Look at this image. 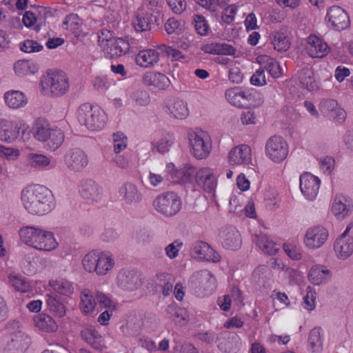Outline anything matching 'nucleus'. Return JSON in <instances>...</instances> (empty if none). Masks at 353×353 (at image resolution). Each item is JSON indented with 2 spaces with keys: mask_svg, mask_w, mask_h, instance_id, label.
I'll return each mask as SVG.
<instances>
[{
  "mask_svg": "<svg viewBox=\"0 0 353 353\" xmlns=\"http://www.w3.org/2000/svg\"><path fill=\"white\" fill-rule=\"evenodd\" d=\"M21 201L26 210L33 215L46 214L54 207L51 191L40 185H30L24 188L21 194Z\"/></svg>",
  "mask_w": 353,
  "mask_h": 353,
  "instance_id": "f257e3e1",
  "label": "nucleus"
},
{
  "mask_svg": "<svg viewBox=\"0 0 353 353\" xmlns=\"http://www.w3.org/2000/svg\"><path fill=\"white\" fill-rule=\"evenodd\" d=\"M79 122L91 130H99L105 125L107 116L103 110L89 103L81 104L77 110Z\"/></svg>",
  "mask_w": 353,
  "mask_h": 353,
  "instance_id": "f03ea898",
  "label": "nucleus"
},
{
  "mask_svg": "<svg viewBox=\"0 0 353 353\" xmlns=\"http://www.w3.org/2000/svg\"><path fill=\"white\" fill-rule=\"evenodd\" d=\"M227 101L238 108H246L250 105L259 106L263 103L261 95L257 92H251L241 87L228 89L225 92Z\"/></svg>",
  "mask_w": 353,
  "mask_h": 353,
  "instance_id": "7ed1b4c3",
  "label": "nucleus"
},
{
  "mask_svg": "<svg viewBox=\"0 0 353 353\" xmlns=\"http://www.w3.org/2000/svg\"><path fill=\"white\" fill-rule=\"evenodd\" d=\"M116 283L123 292L134 293L142 288L143 279L137 269L123 268L117 273Z\"/></svg>",
  "mask_w": 353,
  "mask_h": 353,
  "instance_id": "20e7f679",
  "label": "nucleus"
},
{
  "mask_svg": "<svg viewBox=\"0 0 353 353\" xmlns=\"http://www.w3.org/2000/svg\"><path fill=\"white\" fill-rule=\"evenodd\" d=\"M153 207L161 214L170 217L176 215L181 210L182 202L176 193L167 192L154 199Z\"/></svg>",
  "mask_w": 353,
  "mask_h": 353,
  "instance_id": "39448f33",
  "label": "nucleus"
},
{
  "mask_svg": "<svg viewBox=\"0 0 353 353\" xmlns=\"http://www.w3.org/2000/svg\"><path fill=\"white\" fill-rule=\"evenodd\" d=\"M189 285L198 296H205L211 294L215 290L216 281L211 272L202 270L190 277Z\"/></svg>",
  "mask_w": 353,
  "mask_h": 353,
  "instance_id": "423d86ee",
  "label": "nucleus"
},
{
  "mask_svg": "<svg viewBox=\"0 0 353 353\" xmlns=\"http://www.w3.org/2000/svg\"><path fill=\"white\" fill-rule=\"evenodd\" d=\"M192 154L199 159L206 158L210 153L212 145L210 137L203 130L192 132L188 134Z\"/></svg>",
  "mask_w": 353,
  "mask_h": 353,
  "instance_id": "0eeeda50",
  "label": "nucleus"
},
{
  "mask_svg": "<svg viewBox=\"0 0 353 353\" xmlns=\"http://www.w3.org/2000/svg\"><path fill=\"white\" fill-rule=\"evenodd\" d=\"M288 145L280 136L271 137L266 142L265 154L275 163L283 161L288 156Z\"/></svg>",
  "mask_w": 353,
  "mask_h": 353,
  "instance_id": "6e6552de",
  "label": "nucleus"
},
{
  "mask_svg": "<svg viewBox=\"0 0 353 353\" xmlns=\"http://www.w3.org/2000/svg\"><path fill=\"white\" fill-rule=\"evenodd\" d=\"M64 163L71 172H79L84 170L89 163V158L85 152L79 148L68 150L64 154Z\"/></svg>",
  "mask_w": 353,
  "mask_h": 353,
  "instance_id": "1a4fd4ad",
  "label": "nucleus"
},
{
  "mask_svg": "<svg viewBox=\"0 0 353 353\" xmlns=\"http://www.w3.org/2000/svg\"><path fill=\"white\" fill-rule=\"evenodd\" d=\"M43 83L50 88L51 93L56 97L64 94L70 86L69 79L63 71L48 74Z\"/></svg>",
  "mask_w": 353,
  "mask_h": 353,
  "instance_id": "9d476101",
  "label": "nucleus"
},
{
  "mask_svg": "<svg viewBox=\"0 0 353 353\" xmlns=\"http://www.w3.org/2000/svg\"><path fill=\"white\" fill-rule=\"evenodd\" d=\"M328 235V231L323 226L310 227L305 234L303 242L309 249H318L326 242Z\"/></svg>",
  "mask_w": 353,
  "mask_h": 353,
  "instance_id": "9b49d317",
  "label": "nucleus"
},
{
  "mask_svg": "<svg viewBox=\"0 0 353 353\" xmlns=\"http://www.w3.org/2000/svg\"><path fill=\"white\" fill-rule=\"evenodd\" d=\"M191 256L200 260H205L213 263L219 262L221 256L213 250L209 244L203 241L194 243L191 248Z\"/></svg>",
  "mask_w": 353,
  "mask_h": 353,
  "instance_id": "f8f14e48",
  "label": "nucleus"
},
{
  "mask_svg": "<svg viewBox=\"0 0 353 353\" xmlns=\"http://www.w3.org/2000/svg\"><path fill=\"white\" fill-rule=\"evenodd\" d=\"M351 226L348 225L334 245L336 254L342 259H347L353 253V237L348 235Z\"/></svg>",
  "mask_w": 353,
  "mask_h": 353,
  "instance_id": "ddd939ff",
  "label": "nucleus"
},
{
  "mask_svg": "<svg viewBox=\"0 0 353 353\" xmlns=\"http://www.w3.org/2000/svg\"><path fill=\"white\" fill-rule=\"evenodd\" d=\"M119 194L121 201L128 205H136L143 199L141 192L137 185L128 181L119 187Z\"/></svg>",
  "mask_w": 353,
  "mask_h": 353,
  "instance_id": "4468645a",
  "label": "nucleus"
},
{
  "mask_svg": "<svg viewBox=\"0 0 353 353\" xmlns=\"http://www.w3.org/2000/svg\"><path fill=\"white\" fill-rule=\"evenodd\" d=\"M79 192L83 199L90 203L98 202L103 196L102 188L92 179L81 181Z\"/></svg>",
  "mask_w": 353,
  "mask_h": 353,
  "instance_id": "2eb2a0df",
  "label": "nucleus"
},
{
  "mask_svg": "<svg viewBox=\"0 0 353 353\" xmlns=\"http://www.w3.org/2000/svg\"><path fill=\"white\" fill-rule=\"evenodd\" d=\"M195 181L199 187L209 193L214 192L217 185L216 178L210 168L199 169L195 174Z\"/></svg>",
  "mask_w": 353,
  "mask_h": 353,
  "instance_id": "dca6fc26",
  "label": "nucleus"
},
{
  "mask_svg": "<svg viewBox=\"0 0 353 353\" xmlns=\"http://www.w3.org/2000/svg\"><path fill=\"white\" fill-rule=\"evenodd\" d=\"M320 186L318 177L305 173L300 176V189L302 194L309 200H313L316 196Z\"/></svg>",
  "mask_w": 353,
  "mask_h": 353,
  "instance_id": "f3484780",
  "label": "nucleus"
},
{
  "mask_svg": "<svg viewBox=\"0 0 353 353\" xmlns=\"http://www.w3.org/2000/svg\"><path fill=\"white\" fill-rule=\"evenodd\" d=\"M328 21L337 30L347 28L350 26V18L347 13L339 6L331 7L327 13Z\"/></svg>",
  "mask_w": 353,
  "mask_h": 353,
  "instance_id": "a211bd4d",
  "label": "nucleus"
},
{
  "mask_svg": "<svg viewBox=\"0 0 353 353\" xmlns=\"http://www.w3.org/2000/svg\"><path fill=\"white\" fill-rule=\"evenodd\" d=\"M30 344V339L24 332L17 331L9 336L6 349L11 353H23Z\"/></svg>",
  "mask_w": 353,
  "mask_h": 353,
  "instance_id": "6ab92c4d",
  "label": "nucleus"
},
{
  "mask_svg": "<svg viewBox=\"0 0 353 353\" xmlns=\"http://www.w3.org/2000/svg\"><path fill=\"white\" fill-rule=\"evenodd\" d=\"M272 35V44L274 50L278 52H285L290 48L291 30L288 27L281 26Z\"/></svg>",
  "mask_w": 353,
  "mask_h": 353,
  "instance_id": "aec40b11",
  "label": "nucleus"
},
{
  "mask_svg": "<svg viewBox=\"0 0 353 353\" xmlns=\"http://www.w3.org/2000/svg\"><path fill=\"white\" fill-rule=\"evenodd\" d=\"M219 236L223 245L228 249H237L241 245L240 233L234 227L230 226L222 229Z\"/></svg>",
  "mask_w": 353,
  "mask_h": 353,
  "instance_id": "412c9836",
  "label": "nucleus"
},
{
  "mask_svg": "<svg viewBox=\"0 0 353 353\" xmlns=\"http://www.w3.org/2000/svg\"><path fill=\"white\" fill-rule=\"evenodd\" d=\"M228 161L231 165L248 164L251 161V150L247 145L234 147L228 154Z\"/></svg>",
  "mask_w": 353,
  "mask_h": 353,
  "instance_id": "4be33fe9",
  "label": "nucleus"
},
{
  "mask_svg": "<svg viewBox=\"0 0 353 353\" xmlns=\"http://www.w3.org/2000/svg\"><path fill=\"white\" fill-rule=\"evenodd\" d=\"M58 247L54 234L50 232L41 229L37 236V241L34 242L33 248L45 252H50Z\"/></svg>",
  "mask_w": 353,
  "mask_h": 353,
  "instance_id": "5701e85b",
  "label": "nucleus"
},
{
  "mask_svg": "<svg viewBox=\"0 0 353 353\" xmlns=\"http://www.w3.org/2000/svg\"><path fill=\"white\" fill-rule=\"evenodd\" d=\"M105 39L107 41L105 50L110 58L121 57L128 52L130 44L125 39L122 38L108 39L107 36H105Z\"/></svg>",
  "mask_w": 353,
  "mask_h": 353,
  "instance_id": "b1692460",
  "label": "nucleus"
},
{
  "mask_svg": "<svg viewBox=\"0 0 353 353\" xmlns=\"http://www.w3.org/2000/svg\"><path fill=\"white\" fill-rule=\"evenodd\" d=\"M81 338L92 348L101 351L104 347V339L92 326H86L81 331Z\"/></svg>",
  "mask_w": 353,
  "mask_h": 353,
  "instance_id": "393cba45",
  "label": "nucleus"
},
{
  "mask_svg": "<svg viewBox=\"0 0 353 353\" xmlns=\"http://www.w3.org/2000/svg\"><path fill=\"white\" fill-rule=\"evenodd\" d=\"M306 50L310 57L322 58L327 54L329 48L327 43L319 38L316 36H310Z\"/></svg>",
  "mask_w": 353,
  "mask_h": 353,
  "instance_id": "a878e982",
  "label": "nucleus"
},
{
  "mask_svg": "<svg viewBox=\"0 0 353 353\" xmlns=\"http://www.w3.org/2000/svg\"><path fill=\"white\" fill-rule=\"evenodd\" d=\"M172 170L170 171L171 178L174 182L179 183H187L192 181V176L195 174V169L190 165H185L179 170H174V165L172 163L168 165V168Z\"/></svg>",
  "mask_w": 353,
  "mask_h": 353,
  "instance_id": "bb28decb",
  "label": "nucleus"
},
{
  "mask_svg": "<svg viewBox=\"0 0 353 353\" xmlns=\"http://www.w3.org/2000/svg\"><path fill=\"white\" fill-rule=\"evenodd\" d=\"M20 128L13 121L0 119V140L12 142L17 139Z\"/></svg>",
  "mask_w": 353,
  "mask_h": 353,
  "instance_id": "cd10ccee",
  "label": "nucleus"
},
{
  "mask_svg": "<svg viewBox=\"0 0 353 353\" xmlns=\"http://www.w3.org/2000/svg\"><path fill=\"white\" fill-rule=\"evenodd\" d=\"M351 200L342 194H337L333 201L332 210L338 219H343L352 211Z\"/></svg>",
  "mask_w": 353,
  "mask_h": 353,
  "instance_id": "c85d7f7f",
  "label": "nucleus"
},
{
  "mask_svg": "<svg viewBox=\"0 0 353 353\" xmlns=\"http://www.w3.org/2000/svg\"><path fill=\"white\" fill-rule=\"evenodd\" d=\"M143 82L145 85L153 86L159 90H165L170 86V79L163 74L158 72H147L143 77Z\"/></svg>",
  "mask_w": 353,
  "mask_h": 353,
  "instance_id": "c756f323",
  "label": "nucleus"
},
{
  "mask_svg": "<svg viewBox=\"0 0 353 353\" xmlns=\"http://www.w3.org/2000/svg\"><path fill=\"white\" fill-rule=\"evenodd\" d=\"M6 104L10 108L19 109L24 107L28 99L23 92L19 90H10L4 94Z\"/></svg>",
  "mask_w": 353,
  "mask_h": 353,
  "instance_id": "7c9ffc66",
  "label": "nucleus"
},
{
  "mask_svg": "<svg viewBox=\"0 0 353 353\" xmlns=\"http://www.w3.org/2000/svg\"><path fill=\"white\" fill-rule=\"evenodd\" d=\"M308 277L314 285H321L327 283L331 278V272L323 266L316 265L311 268Z\"/></svg>",
  "mask_w": 353,
  "mask_h": 353,
  "instance_id": "2f4dec72",
  "label": "nucleus"
},
{
  "mask_svg": "<svg viewBox=\"0 0 353 353\" xmlns=\"http://www.w3.org/2000/svg\"><path fill=\"white\" fill-rule=\"evenodd\" d=\"M257 61L261 68L267 70L273 78H279L281 75V69L279 63L272 57L261 55L257 57Z\"/></svg>",
  "mask_w": 353,
  "mask_h": 353,
  "instance_id": "473e14b6",
  "label": "nucleus"
},
{
  "mask_svg": "<svg viewBox=\"0 0 353 353\" xmlns=\"http://www.w3.org/2000/svg\"><path fill=\"white\" fill-rule=\"evenodd\" d=\"M41 229L34 225L21 227L19 230L20 240L26 245L32 248Z\"/></svg>",
  "mask_w": 353,
  "mask_h": 353,
  "instance_id": "72a5a7b5",
  "label": "nucleus"
},
{
  "mask_svg": "<svg viewBox=\"0 0 353 353\" xmlns=\"http://www.w3.org/2000/svg\"><path fill=\"white\" fill-rule=\"evenodd\" d=\"M95 292L96 289L93 290L84 289L81 292L80 308L85 314L91 313L97 305Z\"/></svg>",
  "mask_w": 353,
  "mask_h": 353,
  "instance_id": "f704fd0d",
  "label": "nucleus"
},
{
  "mask_svg": "<svg viewBox=\"0 0 353 353\" xmlns=\"http://www.w3.org/2000/svg\"><path fill=\"white\" fill-rule=\"evenodd\" d=\"M300 85L308 91L318 90L319 85L314 78L313 71L310 68H303L299 74Z\"/></svg>",
  "mask_w": 353,
  "mask_h": 353,
  "instance_id": "c9c22d12",
  "label": "nucleus"
},
{
  "mask_svg": "<svg viewBox=\"0 0 353 353\" xmlns=\"http://www.w3.org/2000/svg\"><path fill=\"white\" fill-rule=\"evenodd\" d=\"M114 266L112 255L108 252H100L98 266L94 273L98 276L106 275Z\"/></svg>",
  "mask_w": 353,
  "mask_h": 353,
  "instance_id": "e433bc0d",
  "label": "nucleus"
},
{
  "mask_svg": "<svg viewBox=\"0 0 353 353\" xmlns=\"http://www.w3.org/2000/svg\"><path fill=\"white\" fill-rule=\"evenodd\" d=\"M52 128L48 122L44 119H38L33 127L34 137L39 141H46Z\"/></svg>",
  "mask_w": 353,
  "mask_h": 353,
  "instance_id": "4c0bfd02",
  "label": "nucleus"
},
{
  "mask_svg": "<svg viewBox=\"0 0 353 353\" xmlns=\"http://www.w3.org/2000/svg\"><path fill=\"white\" fill-rule=\"evenodd\" d=\"M159 61V53L149 49L140 51L136 57L137 63L143 68L154 65Z\"/></svg>",
  "mask_w": 353,
  "mask_h": 353,
  "instance_id": "58836bf2",
  "label": "nucleus"
},
{
  "mask_svg": "<svg viewBox=\"0 0 353 353\" xmlns=\"http://www.w3.org/2000/svg\"><path fill=\"white\" fill-rule=\"evenodd\" d=\"M241 339L236 334H230L219 343V348L225 353H236L240 348Z\"/></svg>",
  "mask_w": 353,
  "mask_h": 353,
  "instance_id": "ea45409f",
  "label": "nucleus"
},
{
  "mask_svg": "<svg viewBox=\"0 0 353 353\" xmlns=\"http://www.w3.org/2000/svg\"><path fill=\"white\" fill-rule=\"evenodd\" d=\"M308 343L313 352H321L323 349V334L321 327L313 328L309 333Z\"/></svg>",
  "mask_w": 353,
  "mask_h": 353,
  "instance_id": "a19ab883",
  "label": "nucleus"
},
{
  "mask_svg": "<svg viewBox=\"0 0 353 353\" xmlns=\"http://www.w3.org/2000/svg\"><path fill=\"white\" fill-rule=\"evenodd\" d=\"M256 244L265 254L269 255L275 254L279 248L276 243L265 234L256 235L255 238Z\"/></svg>",
  "mask_w": 353,
  "mask_h": 353,
  "instance_id": "79ce46f5",
  "label": "nucleus"
},
{
  "mask_svg": "<svg viewBox=\"0 0 353 353\" xmlns=\"http://www.w3.org/2000/svg\"><path fill=\"white\" fill-rule=\"evenodd\" d=\"M38 69V65L29 60H19L14 65V72L18 76L33 74Z\"/></svg>",
  "mask_w": 353,
  "mask_h": 353,
  "instance_id": "37998d69",
  "label": "nucleus"
},
{
  "mask_svg": "<svg viewBox=\"0 0 353 353\" xmlns=\"http://www.w3.org/2000/svg\"><path fill=\"white\" fill-rule=\"evenodd\" d=\"M34 321L37 327L46 332H54L57 329V325L54 320L46 314L36 316L34 318Z\"/></svg>",
  "mask_w": 353,
  "mask_h": 353,
  "instance_id": "c03bdc74",
  "label": "nucleus"
},
{
  "mask_svg": "<svg viewBox=\"0 0 353 353\" xmlns=\"http://www.w3.org/2000/svg\"><path fill=\"white\" fill-rule=\"evenodd\" d=\"M10 284L17 290L21 292H29L31 285L29 281L22 275L10 274L8 276Z\"/></svg>",
  "mask_w": 353,
  "mask_h": 353,
  "instance_id": "a18cd8bd",
  "label": "nucleus"
},
{
  "mask_svg": "<svg viewBox=\"0 0 353 353\" xmlns=\"http://www.w3.org/2000/svg\"><path fill=\"white\" fill-rule=\"evenodd\" d=\"M50 285L56 292L63 296H70L74 292L72 283L67 280L51 281Z\"/></svg>",
  "mask_w": 353,
  "mask_h": 353,
  "instance_id": "49530a36",
  "label": "nucleus"
},
{
  "mask_svg": "<svg viewBox=\"0 0 353 353\" xmlns=\"http://www.w3.org/2000/svg\"><path fill=\"white\" fill-rule=\"evenodd\" d=\"M100 252L92 250L86 254L82 259L83 269L90 273H94L95 267L98 266Z\"/></svg>",
  "mask_w": 353,
  "mask_h": 353,
  "instance_id": "de8ad7c7",
  "label": "nucleus"
},
{
  "mask_svg": "<svg viewBox=\"0 0 353 353\" xmlns=\"http://www.w3.org/2000/svg\"><path fill=\"white\" fill-rule=\"evenodd\" d=\"M27 159L29 165L34 168H43L51 163L50 158L42 154L30 153Z\"/></svg>",
  "mask_w": 353,
  "mask_h": 353,
  "instance_id": "09e8293b",
  "label": "nucleus"
},
{
  "mask_svg": "<svg viewBox=\"0 0 353 353\" xmlns=\"http://www.w3.org/2000/svg\"><path fill=\"white\" fill-rule=\"evenodd\" d=\"M46 303L49 310L56 316L63 317L65 314V307L52 295L46 296Z\"/></svg>",
  "mask_w": 353,
  "mask_h": 353,
  "instance_id": "8fccbe9b",
  "label": "nucleus"
},
{
  "mask_svg": "<svg viewBox=\"0 0 353 353\" xmlns=\"http://www.w3.org/2000/svg\"><path fill=\"white\" fill-rule=\"evenodd\" d=\"M64 138V134L61 129L52 128L50 132V135L46 141L48 142V147L51 150H56L62 145Z\"/></svg>",
  "mask_w": 353,
  "mask_h": 353,
  "instance_id": "3c124183",
  "label": "nucleus"
},
{
  "mask_svg": "<svg viewBox=\"0 0 353 353\" xmlns=\"http://www.w3.org/2000/svg\"><path fill=\"white\" fill-rule=\"evenodd\" d=\"M170 113L176 119H184L188 115L187 104L182 100L176 99L169 108Z\"/></svg>",
  "mask_w": 353,
  "mask_h": 353,
  "instance_id": "603ef678",
  "label": "nucleus"
},
{
  "mask_svg": "<svg viewBox=\"0 0 353 353\" xmlns=\"http://www.w3.org/2000/svg\"><path fill=\"white\" fill-rule=\"evenodd\" d=\"M133 26L137 31L143 32L151 29V22L148 15L137 14L133 20Z\"/></svg>",
  "mask_w": 353,
  "mask_h": 353,
  "instance_id": "864d4df0",
  "label": "nucleus"
},
{
  "mask_svg": "<svg viewBox=\"0 0 353 353\" xmlns=\"http://www.w3.org/2000/svg\"><path fill=\"white\" fill-rule=\"evenodd\" d=\"M95 298L97 305L98 304L101 308L115 310V303L103 292L96 290Z\"/></svg>",
  "mask_w": 353,
  "mask_h": 353,
  "instance_id": "5fc2aeb1",
  "label": "nucleus"
},
{
  "mask_svg": "<svg viewBox=\"0 0 353 353\" xmlns=\"http://www.w3.org/2000/svg\"><path fill=\"white\" fill-rule=\"evenodd\" d=\"M172 143V137L170 135H167L157 141L152 142V145L153 149L156 148L159 153L164 154L169 150V148Z\"/></svg>",
  "mask_w": 353,
  "mask_h": 353,
  "instance_id": "6e6d98bb",
  "label": "nucleus"
},
{
  "mask_svg": "<svg viewBox=\"0 0 353 353\" xmlns=\"http://www.w3.org/2000/svg\"><path fill=\"white\" fill-rule=\"evenodd\" d=\"M114 152L117 154L120 153L126 148L128 145L127 137L123 133L117 132L113 134Z\"/></svg>",
  "mask_w": 353,
  "mask_h": 353,
  "instance_id": "4d7b16f0",
  "label": "nucleus"
},
{
  "mask_svg": "<svg viewBox=\"0 0 353 353\" xmlns=\"http://www.w3.org/2000/svg\"><path fill=\"white\" fill-rule=\"evenodd\" d=\"M194 28L200 35H206L209 30V26L202 15L196 14L194 17Z\"/></svg>",
  "mask_w": 353,
  "mask_h": 353,
  "instance_id": "13d9d810",
  "label": "nucleus"
},
{
  "mask_svg": "<svg viewBox=\"0 0 353 353\" xmlns=\"http://www.w3.org/2000/svg\"><path fill=\"white\" fill-rule=\"evenodd\" d=\"M43 48V46L34 40H26L20 44L21 51L26 53L40 52Z\"/></svg>",
  "mask_w": 353,
  "mask_h": 353,
  "instance_id": "bf43d9fd",
  "label": "nucleus"
},
{
  "mask_svg": "<svg viewBox=\"0 0 353 353\" xmlns=\"http://www.w3.org/2000/svg\"><path fill=\"white\" fill-rule=\"evenodd\" d=\"M66 29L75 31L79 28L81 25V20L76 14L68 15L63 22Z\"/></svg>",
  "mask_w": 353,
  "mask_h": 353,
  "instance_id": "052dcab7",
  "label": "nucleus"
},
{
  "mask_svg": "<svg viewBox=\"0 0 353 353\" xmlns=\"http://www.w3.org/2000/svg\"><path fill=\"white\" fill-rule=\"evenodd\" d=\"M159 49L168 57H171L173 60L177 61L183 58L181 52L172 47L168 46L165 44L159 46Z\"/></svg>",
  "mask_w": 353,
  "mask_h": 353,
  "instance_id": "680f3d73",
  "label": "nucleus"
},
{
  "mask_svg": "<svg viewBox=\"0 0 353 353\" xmlns=\"http://www.w3.org/2000/svg\"><path fill=\"white\" fill-rule=\"evenodd\" d=\"M183 246V243L179 240H176L172 243L169 244L168 246L165 247V251L166 256L170 259H175L178 254L180 249Z\"/></svg>",
  "mask_w": 353,
  "mask_h": 353,
  "instance_id": "e2e57ef3",
  "label": "nucleus"
},
{
  "mask_svg": "<svg viewBox=\"0 0 353 353\" xmlns=\"http://www.w3.org/2000/svg\"><path fill=\"white\" fill-rule=\"evenodd\" d=\"M237 12V7L232 4L225 8L222 12V20L227 24L232 23L235 18Z\"/></svg>",
  "mask_w": 353,
  "mask_h": 353,
  "instance_id": "0e129e2a",
  "label": "nucleus"
},
{
  "mask_svg": "<svg viewBox=\"0 0 353 353\" xmlns=\"http://www.w3.org/2000/svg\"><path fill=\"white\" fill-rule=\"evenodd\" d=\"M133 101L137 105L144 106L150 103V95L146 91L137 90L133 93Z\"/></svg>",
  "mask_w": 353,
  "mask_h": 353,
  "instance_id": "69168bd1",
  "label": "nucleus"
},
{
  "mask_svg": "<svg viewBox=\"0 0 353 353\" xmlns=\"http://www.w3.org/2000/svg\"><path fill=\"white\" fill-rule=\"evenodd\" d=\"M166 1L172 12L176 14L183 12L187 7L185 0H166Z\"/></svg>",
  "mask_w": 353,
  "mask_h": 353,
  "instance_id": "338daca9",
  "label": "nucleus"
},
{
  "mask_svg": "<svg viewBox=\"0 0 353 353\" xmlns=\"http://www.w3.org/2000/svg\"><path fill=\"white\" fill-rule=\"evenodd\" d=\"M250 83L256 86H263L267 83L263 68H260L252 74Z\"/></svg>",
  "mask_w": 353,
  "mask_h": 353,
  "instance_id": "774afa93",
  "label": "nucleus"
}]
</instances>
